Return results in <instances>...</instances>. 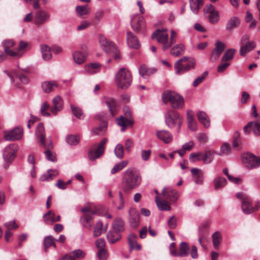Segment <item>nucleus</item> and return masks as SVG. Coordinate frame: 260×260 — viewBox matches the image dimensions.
Returning a JSON list of instances; mask_svg holds the SVG:
<instances>
[{
  "mask_svg": "<svg viewBox=\"0 0 260 260\" xmlns=\"http://www.w3.org/2000/svg\"><path fill=\"white\" fill-rule=\"evenodd\" d=\"M23 136L22 128L15 127L12 130L4 132V139L6 141H14L20 139Z\"/></svg>",
  "mask_w": 260,
  "mask_h": 260,
  "instance_id": "12",
  "label": "nucleus"
},
{
  "mask_svg": "<svg viewBox=\"0 0 260 260\" xmlns=\"http://www.w3.org/2000/svg\"><path fill=\"white\" fill-rule=\"evenodd\" d=\"M224 48V44L223 43L220 41L217 42L216 46L210 57L211 61L212 62L216 61L221 55Z\"/></svg>",
  "mask_w": 260,
  "mask_h": 260,
  "instance_id": "24",
  "label": "nucleus"
},
{
  "mask_svg": "<svg viewBox=\"0 0 260 260\" xmlns=\"http://www.w3.org/2000/svg\"><path fill=\"white\" fill-rule=\"evenodd\" d=\"M196 61L194 58L184 56L178 59L174 64L176 73L182 74L194 68Z\"/></svg>",
  "mask_w": 260,
  "mask_h": 260,
  "instance_id": "4",
  "label": "nucleus"
},
{
  "mask_svg": "<svg viewBox=\"0 0 260 260\" xmlns=\"http://www.w3.org/2000/svg\"><path fill=\"white\" fill-rule=\"evenodd\" d=\"M127 43L131 48L138 49L140 47V43L136 36L133 32L128 31L127 32Z\"/></svg>",
  "mask_w": 260,
  "mask_h": 260,
  "instance_id": "23",
  "label": "nucleus"
},
{
  "mask_svg": "<svg viewBox=\"0 0 260 260\" xmlns=\"http://www.w3.org/2000/svg\"><path fill=\"white\" fill-rule=\"evenodd\" d=\"M117 124L121 126V131L123 132L125 130V127L128 125H131L133 124V121L132 118H128L123 116H121L119 118L116 119Z\"/></svg>",
  "mask_w": 260,
  "mask_h": 260,
  "instance_id": "31",
  "label": "nucleus"
},
{
  "mask_svg": "<svg viewBox=\"0 0 260 260\" xmlns=\"http://www.w3.org/2000/svg\"><path fill=\"white\" fill-rule=\"evenodd\" d=\"M51 148H49L48 147H45V146H41V147L44 148L46 149L44 151V153L45 155L46 158L48 159V160L51 161H56V157L55 155L51 152V150L53 149V143H52V146Z\"/></svg>",
  "mask_w": 260,
  "mask_h": 260,
  "instance_id": "45",
  "label": "nucleus"
},
{
  "mask_svg": "<svg viewBox=\"0 0 260 260\" xmlns=\"http://www.w3.org/2000/svg\"><path fill=\"white\" fill-rule=\"evenodd\" d=\"M155 202L156 203L158 208L160 210H167L169 211L170 210L171 207L169 205V203L166 201H158V198L156 197Z\"/></svg>",
  "mask_w": 260,
  "mask_h": 260,
  "instance_id": "53",
  "label": "nucleus"
},
{
  "mask_svg": "<svg viewBox=\"0 0 260 260\" xmlns=\"http://www.w3.org/2000/svg\"><path fill=\"white\" fill-rule=\"evenodd\" d=\"M99 42L102 49L107 53H111V51L115 50V44L109 41L105 37L102 35L99 36Z\"/></svg>",
  "mask_w": 260,
  "mask_h": 260,
  "instance_id": "16",
  "label": "nucleus"
},
{
  "mask_svg": "<svg viewBox=\"0 0 260 260\" xmlns=\"http://www.w3.org/2000/svg\"><path fill=\"white\" fill-rule=\"evenodd\" d=\"M137 237L135 234H131L128 237V244L130 250H136L137 251L141 249V245L137 242Z\"/></svg>",
  "mask_w": 260,
  "mask_h": 260,
  "instance_id": "28",
  "label": "nucleus"
},
{
  "mask_svg": "<svg viewBox=\"0 0 260 260\" xmlns=\"http://www.w3.org/2000/svg\"><path fill=\"white\" fill-rule=\"evenodd\" d=\"M58 171L57 170L50 169L45 174H43L40 178L41 181H50L53 180L58 174Z\"/></svg>",
  "mask_w": 260,
  "mask_h": 260,
  "instance_id": "36",
  "label": "nucleus"
},
{
  "mask_svg": "<svg viewBox=\"0 0 260 260\" xmlns=\"http://www.w3.org/2000/svg\"><path fill=\"white\" fill-rule=\"evenodd\" d=\"M156 70L154 68H148L145 65L142 64L139 68V74L144 79L148 78L151 75L154 74Z\"/></svg>",
  "mask_w": 260,
  "mask_h": 260,
  "instance_id": "26",
  "label": "nucleus"
},
{
  "mask_svg": "<svg viewBox=\"0 0 260 260\" xmlns=\"http://www.w3.org/2000/svg\"><path fill=\"white\" fill-rule=\"evenodd\" d=\"M93 215L91 214H83L80 218L81 225L85 228L90 230L93 223Z\"/></svg>",
  "mask_w": 260,
  "mask_h": 260,
  "instance_id": "22",
  "label": "nucleus"
},
{
  "mask_svg": "<svg viewBox=\"0 0 260 260\" xmlns=\"http://www.w3.org/2000/svg\"><path fill=\"white\" fill-rule=\"evenodd\" d=\"M165 118L166 124L169 127L173 128L177 127V132L179 131L182 118L178 112L173 110H169L166 113Z\"/></svg>",
  "mask_w": 260,
  "mask_h": 260,
  "instance_id": "5",
  "label": "nucleus"
},
{
  "mask_svg": "<svg viewBox=\"0 0 260 260\" xmlns=\"http://www.w3.org/2000/svg\"><path fill=\"white\" fill-rule=\"evenodd\" d=\"M104 102L107 105L112 116H114L116 112V102L113 98H104Z\"/></svg>",
  "mask_w": 260,
  "mask_h": 260,
  "instance_id": "39",
  "label": "nucleus"
},
{
  "mask_svg": "<svg viewBox=\"0 0 260 260\" xmlns=\"http://www.w3.org/2000/svg\"><path fill=\"white\" fill-rule=\"evenodd\" d=\"M190 251V247L186 242H181L179 244V249L177 251L176 256L186 257L188 255Z\"/></svg>",
  "mask_w": 260,
  "mask_h": 260,
  "instance_id": "32",
  "label": "nucleus"
},
{
  "mask_svg": "<svg viewBox=\"0 0 260 260\" xmlns=\"http://www.w3.org/2000/svg\"><path fill=\"white\" fill-rule=\"evenodd\" d=\"M107 141L106 138H103L96 146L90 148L88 151V157L91 160L99 158L104 153Z\"/></svg>",
  "mask_w": 260,
  "mask_h": 260,
  "instance_id": "8",
  "label": "nucleus"
},
{
  "mask_svg": "<svg viewBox=\"0 0 260 260\" xmlns=\"http://www.w3.org/2000/svg\"><path fill=\"white\" fill-rule=\"evenodd\" d=\"M107 127V123L105 121H103L101 126L93 129L92 133L94 135H103L106 131Z\"/></svg>",
  "mask_w": 260,
  "mask_h": 260,
  "instance_id": "51",
  "label": "nucleus"
},
{
  "mask_svg": "<svg viewBox=\"0 0 260 260\" xmlns=\"http://www.w3.org/2000/svg\"><path fill=\"white\" fill-rule=\"evenodd\" d=\"M186 119L188 128L192 131H197L198 129V126L197 122L194 117V113L192 110H187Z\"/></svg>",
  "mask_w": 260,
  "mask_h": 260,
  "instance_id": "18",
  "label": "nucleus"
},
{
  "mask_svg": "<svg viewBox=\"0 0 260 260\" xmlns=\"http://www.w3.org/2000/svg\"><path fill=\"white\" fill-rule=\"evenodd\" d=\"M226 180L223 177H217L213 181L215 189L217 190L224 186L226 183Z\"/></svg>",
  "mask_w": 260,
  "mask_h": 260,
  "instance_id": "47",
  "label": "nucleus"
},
{
  "mask_svg": "<svg viewBox=\"0 0 260 260\" xmlns=\"http://www.w3.org/2000/svg\"><path fill=\"white\" fill-rule=\"evenodd\" d=\"M79 138L74 135H70L67 137L66 141L71 145H75L77 144L79 142Z\"/></svg>",
  "mask_w": 260,
  "mask_h": 260,
  "instance_id": "60",
  "label": "nucleus"
},
{
  "mask_svg": "<svg viewBox=\"0 0 260 260\" xmlns=\"http://www.w3.org/2000/svg\"><path fill=\"white\" fill-rule=\"evenodd\" d=\"M85 256L84 252L80 249H76L70 253L66 254L59 260H75L74 258H81Z\"/></svg>",
  "mask_w": 260,
  "mask_h": 260,
  "instance_id": "25",
  "label": "nucleus"
},
{
  "mask_svg": "<svg viewBox=\"0 0 260 260\" xmlns=\"http://www.w3.org/2000/svg\"><path fill=\"white\" fill-rule=\"evenodd\" d=\"M236 50L234 49H230L226 51L223 55L221 61L222 62H228L229 60H232L236 53Z\"/></svg>",
  "mask_w": 260,
  "mask_h": 260,
  "instance_id": "48",
  "label": "nucleus"
},
{
  "mask_svg": "<svg viewBox=\"0 0 260 260\" xmlns=\"http://www.w3.org/2000/svg\"><path fill=\"white\" fill-rule=\"evenodd\" d=\"M43 219L47 224L55 222V213L52 211H49L43 215Z\"/></svg>",
  "mask_w": 260,
  "mask_h": 260,
  "instance_id": "52",
  "label": "nucleus"
},
{
  "mask_svg": "<svg viewBox=\"0 0 260 260\" xmlns=\"http://www.w3.org/2000/svg\"><path fill=\"white\" fill-rule=\"evenodd\" d=\"M49 13L44 10H39L35 13L34 17V24L39 27L50 19Z\"/></svg>",
  "mask_w": 260,
  "mask_h": 260,
  "instance_id": "13",
  "label": "nucleus"
},
{
  "mask_svg": "<svg viewBox=\"0 0 260 260\" xmlns=\"http://www.w3.org/2000/svg\"><path fill=\"white\" fill-rule=\"evenodd\" d=\"M161 99L165 104L169 102L172 108L174 109H181L184 105L183 96L174 91H165L162 94Z\"/></svg>",
  "mask_w": 260,
  "mask_h": 260,
  "instance_id": "3",
  "label": "nucleus"
},
{
  "mask_svg": "<svg viewBox=\"0 0 260 260\" xmlns=\"http://www.w3.org/2000/svg\"><path fill=\"white\" fill-rule=\"evenodd\" d=\"M58 84L54 81H46L42 83L41 87L45 93H50L53 91L55 88L57 87Z\"/></svg>",
  "mask_w": 260,
  "mask_h": 260,
  "instance_id": "27",
  "label": "nucleus"
},
{
  "mask_svg": "<svg viewBox=\"0 0 260 260\" xmlns=\"http://www.w3.org/2000/svg\"><path fill=\"white\" fill-rule=\"evenodd\" d=\"M207 75H208V72H205L204 73H203V74L202 75V76L197 77L194 80V81L193 82V86L194 87H196L199 84L202 83L203 81V80L205 79L206 77L207 76Z\"/></svg>",
  "mask_w": 260,
  "mask_h": 260,
  "instance_id": "64",
  "label": "nucleus"
},
{
  "mask_svg": "<svg viewBox=\"0 0 260 260\" xmlns=\"http://www.w3.org/2000/svg\"><path fill=\"white\" fill-rule=\"evenodd\" d=\"M156 136L165 143H169L173 139L172 135L168 131L161 130L157 132Z\"/></svg>",
  "mask_w": 260,
  "mask_h": 260,
  "instance_id": "29",
  "label": "nucleus"
},
{
  "mask_svg": "<svg viewBox=\"0 0 260 260\" xmlns=\"http://www.w3.org/2000/svg\"><path fill=\"white\" fill-rule=\"evenodd\" d=\"M162 194L166 198L172 201H176L179 197L176 190L175 189H168L166 187H165L163 189Z\"/></svg>",
  "mask_w": 260,
  "mask_h": 260,
  "instance_id": "34",
  "label": "nucleus"
},
{
  "mask_svg": "<svg viewBox=\"0 0 260 260\" xmlns=\"http://www.w3.org/2000/svg\"><path fill=\"white\" fill-rule=\"evenodd\" d=\"M3 46L4 47V51L6 54L12 56H15L17 57H20L22 53H20L17 51H15L11 49L14 46V43L12 40H8L3 42Z\"/></svg>",
  "mask_w": 260,
  "mask_h": 260,
  "instance_id": "17",
  "label": "nucleus"
},
{
  "mask_svg": "<svg viewBox=\"0 0 260 260\" xmlns=\"http://www.w3.org/2000/svg\"><path fill=\"white\" fill-rule=\"evenodd\" d=\"M101 64L98 62L90 63L86 64L85 67V72L89 74H94L100 70Z\"/></svg>",
  "mask_w": 260,
  "mask_h": 260,
  "instance_id": "35",
  "label": "nucleus"
},
{
  "mask_svg": "<svg viewBox=\"0 0 260 260\" xmlns=\"http://www.w3.org/2000/svg\"><path fill=\"white\" fill-rule=\"evenodd\" d=\"M231 150L230 145L228 143H224L220 147V153L218 154L219 155H228Z\"/></svg>",
  "mask_w": 260,
  "mask_h": 260,
  "instance_id": "59",
  "label": "nucleus"
},
{
  "mask_svg": "<svg viewBox=\"0 0 260 260\" xmlns=\"http://www.w3.org/2000/svg\"><path fill=\"white\" fill-rule=\"evenodd\" d=\"M259 202H257L256 205L253 207L252 204L247 200L242 202V210L244 213L246 214H251L259 209Z\"/></svg>",
  "mask_w": 260,
  "mask_h": 260,
  "instance_id": "19",
  "label": "nucleus"
},
{
  "mask_svg": "<svg viewBox=\"0 0 260 260\" xmlns=\"http://www.w3.org/2000/svg\"><path fill=\"white\" fill-rule=\"evenodd\" d=\"M55 239L52 236H48L45 237L44 239V247L45 251H47V248L51 246L56 247L55 243Z\"/></svg>",
  "mask_w": 260,
  "mask_h": 260,
  "instance_id": "50",
  "label": "nucleus"
},
{
  "mask_svg": "<svg viewBox=\"0 0 260 260\" xmlns=\"http://www.w3.org/2000/svg\"><path fill=\"white\" fill-rule=\"evenodd\" d=\"M240 24V20L237 16H233L230 18L226 24V29L228 31H231L237 28Z\"/></svg>",
  "mask_w": 260,
  "mask_h": 260,
  "instance_id": "30",
  "label": "nucleus"
},
{
  "mask_svg": "<svg viewBox=\"0 0 260 260\" xmlns=\"http://www.w3.org/2000/svg\"><path fill=\"white\" fill-rule=\"evenodd\" d=\"M41 51L43 58L45 60H49L52 57V53L50 47L46 45L41 46Z\"/></svg>",
  "mask_w": 260,
  "mask_h": 260,
  "instance_id": "44",
  "label": "nucleus"
},
{
  "mask_svg": "<svg viewBox=\"0 0 260 260\" xmlns=\"http://www.w3.org/2000/svg\"><path fill=\"white\" fill-rule=\"evenodd\" d=\"M114 153L118 158L121 159L124 157V148L122 144H118L116 146Z\"/></svg>",
  "mask_w": 260,
  "mask_h": 260,
  "instance_id": "54",
  "label": "nucleus"
},
{
  "mask_svg": "<svg viewBox=\"0 0 260 260\" xmlns=\"http://www.w3.org/2000/svg\"><path fill=\"white\" fill-rule=\"evenodd\" d=\"M202 153L200 152L191 153L189 157V161L192 162L202 160Z\"/></svg>",
  "mask_w": 260,
  "mask_h": 260,
  "instance_id": "58",
  "label": "nucleus"
},
{
  "mask_svg": "<svg viewBox=\"0 0 260 260\" xmlns=\"http://www.w3.org/2000/svg\"><path fill=\"white\" fill-rule=\"evenodd\" d=\"M53 107L50 108L51 113L56 115L57 113L61 111L63 108V102L60 96H56L52 100Z\"/></svg>",
  "mask_w": 260,
  "mask_h": 260,
  "instance_id": "21",
  "label": "nucleus"
},
{
  "mask_svg": "<svg viewBox=\"0 0 260 260\" xmlns=\"http://www.w3.org/2000/svg\"><path fill=\"white\" fill-rule=\"evenodd\" d=\"M197 117L199 121L206 128H208L210 126V119L207 113L202 111H198L196 113Z\"/></svg>",
  "mask_w": 260,
  "mask_h": 260,
  "instance_id": "20",
  "label": "nucleus"
},
{
  "mask_svg": "<svg viewBox=\"0 0 260 260\" xmlns=\"http://www.w3.org/2000/svg\"><path fill=\"white\" fill-rule=\"evenodd\" d=\"M151 37L153 39H156L158 43L162 45V49L164 51H166L171 47V42L169 41L167 29L156 30L152 34Z\"/></svg>",
  "mask_w": 260,
  "mask_h": 260,
  "instance_id": "6",
  "label": "nucleus"
},
{
  "mask_svg": "<svg viewBox=\"0 0 260 260\" xmlns=\"http://www.w3.org/2000/svg\"><path fill=\"white\" fill-rule=\"evenodd\" d=\"M115 83L117 88L126 89L132 83L131 72L126 68H120L114 77Z\"/></svg>",
  "mask_w": 260,
  "mask_h": 260,
  "instance_id": "2",
  "label": "nucleus"
},
{
  "mask_svg": "<svg viewBox=\"0 0 260 260\" xmlns=\"http://www.w3.org/2000/svg\"><path fill=\"white\" fill-rule=\"evenodd\" d=\"M50 109V106L47 102H44L41 107L40 112L41 114L44 116L49 117L51 115V113L48 112V110Z\"/></svg>",
  "mask_w": 260,
  "mask_h": 260,
  "instance_id": "57",
  "label": "nucleus"
},
{
  "mask_svg": "<svg viewBox=\"0 0 260 260\" xmlns=\"http://www.w3.org/2000/svg\"><path fill=\"white\" fill-rule=\"evenodd\" d=\"M208 18L210 23H215L217 22L219 19L218 12L215 10L210 16H208Z\"/></svg>",
  "mask_w": 260,
  "mask_h": 260,
  "instance_id": "62",
  "label": "nucleus"
},
{
  "mask_svg": "<svg viewBox=\"0 0 260 260\" xmlns=\"http://www.w3.org/2000/svg\"><path fill=\"white\" fill-rule=\"evenodd\" d=\"M113 231L119 234L124 230L123 221L119 218H116L113 222Z\"/></svg>",
  "mask_w": 260,
  "mask_h": 260,
  "instance_id": "41",
  "label": "nucleus"
},
{
  "mask_svg": "<svg viewBox=\"0 0 260 260\" xmlns=\"http://www.w3.org/2000/svg\"><path fill=\"white\" fill-rule=\"evenodd\" d=\"M128 164V161L127 160H124L121 161L117 164H116L113 168L111 170V173L112 174H114L117 172L122 170L124 167H125Z\"/></svg>",
  "mask_w": 260,
  "mask_h": 260,
  "instance_id": "46",
  "label": "nucleus"
},
{
  "mask_svg": "<svg viewBox=\"0 0 260 260\" xmlns=\"http://www.w3.org/2000/svg\"><path fill=\"white\" fill-rule=\"evenodd\" d=\"M35 136L37 140L40 142V146L48 147L51 148L52 141L51 140H45V128L42 123H39L37 125L35 131Z\"/></svg>",
  "mask_w": 260,
  "mask_h": 260,
  "instance_id": "7",
  "label": "nucleus"
},
{
  "mask_svg": "<svg viewBox=\"0 0 260 260\" xmlns=\"http://www.w3.org/2000/svg\"><path fill=\"white\" fill-rule=\"evenodd\" d=\"M203 5V0H189L190 10L194 14H197Z\"/></svg>",
  "mask_w": 260,
  "mask_h": 260,
  "instance_id": "42",
  "label": "nucleus"
},
{
  "mask_svg": "<svg viewBox=\"0 0 260 260\" xmlns=\"http://www.w3.org/2000/svg\"><path fill=\"white\" fill-rule=\"evenodd\" d=\"M72 57L74 62L77 64H81L86 60V56L84 53L78 50L73 53Z\"/></svg>",
  "mask_w": 260,
  "mask_h": 260,
  "instance_id": "33",
  "label": "nucleus"
},
{
  "mask_svg": "<svg viewBox=\"0 0 260 260\" xmlns=\"http://www.w3.org/2000/svg\"><path fill=\"white\" fill-rule=\"evenodd\" d=\"M193 177L194 181L196 184H202L203 180V174L199 169L193 168L190 171Z\"/></svg>",
  "mask_w": 260,
  "mask_h": 260,
  "instance_id": "38",
  "label": "nucleus"
},
{
  "mask_svg": "<svg viewBox=\"0 0 260 260\" xmlns=\"http://www.w3.org/2000/svg\"><path fill=\"white\" fill-rule=\"evenodd\" d=\"M17 146L14 144H11L6 146L3 151V158L7 162L12 161L15 157Z\"/></svg>",
  "mask_w": 260,
  "mask_h": 260,
  "instance_id": "14",
  "label": "nucleus"
},
{
  "mask_svg": "<svg viewBox=\"0 0 260 260\" xmlns=\"http://www.w3.org/2000/svg\"><path fill=\"white\" fill-rule=\"evenodd\" d=\"M141 176L135 168H128L124 174L122 188L124 192L129 193L132 189L138 187L141 182Z\"/></svg>",
  "mask_w": 260,
  "mask_h": 260,
  "instance_id": "1",
  "label": "nucleus"
},
{
  "mask_svg": "<svg viewBox=\"0 0 260 260\" xmlns=\"http://www.w3.org/2000/svg\"><path fill=\"white\" fill-rule=\"evenodd\" d=\"M213 243L214 248L218 249L221 242V235L219 232H216L212 235Z\"/></svg>",
  "mask_w": 260,
  "mask_h": 260,
  "instance_id": "56",
  "label": "nucleus"
},
{
  "mask_svg": "<svg viewBox=\"0 0 260 260\" xmlns=\"http://www.w3.org/2000/svg\"><path fill=\"white\" fill-rule=\"evenodd\" d=\"M72 111L73 114L77 118L82 119L84 117L81 109L77 107L71 106Z\"/></svg>",
  "mask_w": 260,
  "mask_h": 260,
  "instance_id": "61",
  "label": "nucleus"
},
{
  "mask_svg": "<svg viewBox=\"0 0 260 260\" xmlns=\"http://www.w3.org/2000/svg\"><path fill=\"white\" fill-rule=\"evenodd\" d=\"M185 51V46L183 44L180 43L175 45L171 49L170 54L174 56H179L184 54Z\"/></svg>",
  "mask_w": 260,
  "mask_h": 260,
  "instance_id": "37",
  "label": "nucleus"
},
{
  "mask_svg": "<svg viewBox=\"0 0 260 260\" xmlns=\"http://www.w3.org/2000/svg\"><path fill=\"white\" fill-rule=\"evenodd\" d=\"M215 10V7L212 4H208L204 7L203 11L206 16L208 17Z\"/></svg>",
  "mask_w": 260,
  "mask_h": 260,
  "instance_id": "63",
  "label": "nucleus"
},
{
  "mask_svg": "<svg viewBox=\"0 0 260 260\" xmlns=\"http://www.w3.org/2000/svg\"><path fill=\"white\" fill-rule=\"evenodd\" d=\"M103 223L101 221H99L96 223V225L94 228L93 230V236L94 237H99L103 233Z\"/></svg>",
  "mask_w": 260,
  "mask_h": 260,
  "instance_id": "55",
  "label": "nucleus"
},
{
  "mask_svg": "<svg viewBox=\"0 0 260 260\" xmlns=\"http://www.w3.org/2000/svg\"><path fill=\"white\" fill-rule=\"evenodd\" d=\"M215 152L209 150L206 151L205 154L202 153V161L205 164H209L213 160Z\"/></svg>",
  "mask_w": 260,
  "mask_h": 260,
  "instance_id": "43",
  "label": "nucleus"
},
{
  "mask_svg": "<svg viewBox=\"0 0 260 260\" xmlns=\"http://www.w3.org/2000/svg\"><path fill=\"white\" fill-rule=\"evenodd\" d=\"M121 238L119 234L115 232L114 231L112 232H109L107 234V238L108 241L111 243H114L117 241Z\"/></svg>",
  "mask_w": 260,
  "mask_h": 260,
  "instance_id": "49",
  "label": "nucleus"
},
{
  "mask_svg": "<svg viewBox=\"0 0 260 260\" xmlns=\"http://www.w3.org/2000/svg\"><path fill=\"white\" fill-rule=\"evenodd\" d=\"M242 161L249 169H253L260 166V156H256L250 153L243 154Z\"/></svg>",
  "mask_w": 260,
  "mask_h": 260,
  "instance_id": "9",
  "label": "nucleus"
},
{
  "mask_svg": "<svg viewBox=\"0 0 260 260\" xmlns=\"http://www.w3.org/2000/svg\"><path fill=\"white\" fill-rule=\"evenodd\" d=\"M249 37L244 36L241 40V48L239 50V54L243 56L248 52L252 51L255 47V43L253 41H248Z\"/></svg>",
  "mask_w": 260,
  "mask_h": 260,
  "instance_id": "10",
  "label": "nucleus"
},
{
  "mask_svg": "<svg viewBox=\"0 0 260 260\" xmlns=\"http://www.w3.org/2000/svg\"><path fill=\"white\" fill-rule=\"evenodd\" d=\"M128 219L131 226L137 228L140 224V214L136 209L131 208L128 211Z\"/></svg>",
  "mask_w": 260,
  "mask_h": 260,
  "instance_id": "15",
  "label": "nucleus"
},
{
  "mask_svg": "<svg viewBox=\"0 0 260 260\" xmlns=\"http://www.w3.org/2000/svg\"><path fill=\"white\" fill-rule=\"evenodd\" d=\"M131 26L136 31L143 32L145 27L144 17L139 14L134 16L131 19Z\"/></svg>",
  "mask_w": 260,
  "mask_h": 260,
  "instance_id": "11",
  "label": "nucleus"
},
{
  "mask_svg": "<svg viewBox=\"0 0 260 260\" xmlns=\"http://www.w3.org/2000/svg\"><path fill=\"white\" fill-rule=\"evenodd\" d=\"M76 11L78 15L82 18H85L87 15L90 12V8L86 5L83 6H77Z\"/></svg>",
  "mask_w": 260,
  "mask_h": 260,
  "instance_id": "40",
  "label": "nucleus"
}]
</instances>
